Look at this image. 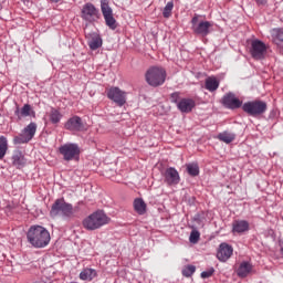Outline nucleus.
<instances>
[{
  "instance_id": "nucleus-1",
  "label": "nucleus",
  "mask_w": 283,
  "mask_h": 283,
  "mask_svg": "<svg viewBox=\"0 0 283 283\" xmlns=\"http://www.w3.org/2000/svg\"><path fill=\"white\" fill-rule=\"evenodd\" d=\"M27 240L34 249H45L50 244V231L43 226H31L27 232Z\"/></svg>"
},
{
  "instance_id": "nucleus-2",
  "label": "nucleus",
  "mask_w": 283,
  "mask_h": 283,
  "mask_svg": "<svg viewBox=\"0 0 283 283\" xmlns=\"http://www.w3.org/2000/svg\"><path fill=\"white\" fill-rule=\"evenodd\" d=\"M51 218H63L64 220H71L74 218V206L67 203L65 199H56L50 210Z\"/></svg>"
},
{
  "instance_id": "nucleus-3",
  "label": "nucleus",
  "mask_w": 283,
  "mask_h": 283,
  "mask_svg": "<svg viewBox=\"0 0 283 283\" xmlns=\"http://www.w3.org/2000/svg\"><path fill=\"white\" fill-rule=\"evenodd\" d=\"M109 217H107L103 210H99L86 217L82 221V224L86 231H96V229H101V227L109 224Z\"/></svg>"
},
{
  "instance_id": "nucleus-4",
  "label": "nucleus",
  "mask_w": 283,
  "mask_h": 283,
  "mask_svg": "<svg viewBox=\"0 0 283 283\" xmlns=\"http://www.w3.org/2000/svg\"><path fill=\"white\" fill-rule=\"evenodd\" d=\"M146 82L150 87H160L167 78V71L160 66L149 67L145 74Z\"/></svg>"
},
{
  "instance_id": "nucleus-5",
  "label": "nucleus",
  "mask_w": 283,
  "mask_h": 283,
  "mask_svg": "<svg viewBox=\"0 0 283 283\" xmlns=\"http://www.w3.org/2000/svg\"><path fill=\"white\" fill-rule=\"evenodd\" d=\"M268 109L266 102L255 99L251 102H245L242 105V111L248 114V116H253V118H258V116H262L265 114Z\"/></svg>"
},
{
  "instance_id": "nucleus-6",
  "label": "nucleus",
  "mask_w": 283,
  "mask_h": 283,
  "mask_svg": "<svg viewBox=\"0 0 283 283\" xmlns=\"http://www.w3.org/2000/svg\"><path fill=\"white\" fill-rule=\"evenodd\" d=\"M101 12L104 17V21L109 28V30H116L118 28V23L116 22V19L114 18V10L112 7H109V0H101Z\"/></svg>"
},
{
  "instance_id": "nucleus-7",
  "label": "nucleus",
  "mask_w": 283,
  "mask_h": 283,
  "mask_svg": "<svg viewBox=\"0 0 283 283\" xmlns=\"http://www.w3.org/2000/svg\"><path fill=\"white\" fill-rule=\"evenodd\" d=\"M81 18L87 23H95L101 19V11L92 2H87L82 7Z\"/></svg>"
},
{
  "instance_id": "nucleus-8",
  "label": "nucleus",
  "mask_w": 283,
  "mask_h": 283,
  "mask_svg": "<svg viewBox=\"0 0 283 283\" xmlns=\"http://www.w3.org/2000/svg\"><path fill=\"white\" fill-rule=\"evenodd\" d=\"M191 30L195 34L198 36H208V34L211 32V22L209 21H201L198 22V15H195L191 19Z\"/></svg>"
},
{
  "instance_id": "nucleus-9",
  "label": "nucleus",
  "mask_w": 283,
  "mask_h": 283,
  "mask_svg": "<svg viewBox=\"0 0 283 283\" xmlns=\"http://www.w3.org/2000/svg\"><path fill=\"white\" fill-rule=\"evenodd\" d=\"M59 151L67 163L81 155V148H78L77 144H64L59 148Z\"/></svg>"
},
{
  "instance_id": "nucleus-10",
  "label": "nucleus",
  "mask_w": 283,
  "mask_h": 283,
  "mask_svg": "<svg viewBox=\"0 0 283 283\" xmlns=\"http://www.w3.org/2000/svg\"><path fill=\"white\" fill-rule=\"evenodd\" d=\"M107 98L116 103L118 107H123L127 103V93L119 87L113 86L107 91Z\"/></svg>"
},
{
  "instance_id": "nucleus-11",
  "label": "nucleus",
  "mask_w": 283,
  "mask_h": 283,
  "mask_svg": "<svg viewBox=\"0 0 283 283\" xmlns=\"http://www.w3.org/2000/svg\"><path fill=\"white\" fill-rule=\"evenodd\" d=\"M250 53L255 61H262L266 56V44L260 40H253L251 43Z\"/></svg>"
},
{
  "instance_id": "nucleus-12",
  "label": "nucleus",
  "mask_w": 283,
  "mask_h": 283,
  "mask_svg": "<svg viewBox=\"0 0 283 283\" xmlns=\"http://www.w3.org/2000/svg\"><path fill=\"white\" fill-rule=\"evenodd\" d=\"M64 129H67L69 132H84L85 124L81 117L74 115L66 120L64 124Z\"/></svg>"
},
{
  "instance_id": "nucleus-13",
  "label": "nucleus",
  "mask_w": 283,
  "mask_h": 283,
  "mask_svg": "<svg viewBox=\"0 0 283 283\" xmlns=\"http://www.w3.org/2000/svg\"><path fill=\"white\" fill-rule=\"evenodd\" d=\"M164 181L169 187L179 185L180 184V174L178 172V170H176V168L169 167L164 172Z\"/></svg>"
},
{
  "instance_id": "nucleus-14",
  "label": "nucleus",
  "mask_w": 283,
  "mask_h": 283,
  "mask_svg": "<svg viewBox=\"0 0 283 283\" xmlns=\"http://www.w3.org/2000/svg\"><path fill=\"white\" fill-rule=\"evenodd\" d=\"M222 105L227 107V109H240L242 107V101L235 97V94L228 93L222 97Z\"/></svg>"
},
{
  "instance_id": "nucleus-15",
  "label": "nucleus",
  "mask_w": 283,
  "mask_h": 283,
  "mask_svg": "<svg viewBox=\"0 0 283 283\" xmlns=\"http://www.w3.org/2000/svg\"><path fill=\"white\" fill-rule=\"evenodd\" d=\"M233 255V247L223 242L219 245L217 258L220 262H227Z\"/></svg>"
},
{
  "instance_id": "nucleus-16",
  "label": "nucleus",
  "mask_w": 283,
  "mask_h": 283,
  "mask_svg": "<svg viewBox=\"0 0 283 283\" xmlns=\"http://www.w3.org/2000/svg\"><path fill=\"white\" fill-rule=\"evenodd\" d=\"M193 107H196V101H193L192 98H182L177 104V108L182 114H189L193 111Z\"/></svg>"
},
{
  "instance_id": "nucleus-17",
  "label": "nucleus",
  "mask_w": 283,
  "mask_h": 283,
  "mask_svg": "<svg viewBox=\"0 0 283 283\" xmlns=\"http://www.w3.org/2000/svg\"><path fill=\"white\" fill-rule=\"evenodd\" d=\"M35 116L34 111H32V106L30 104H24L22 108H19V105H17L14 115L18 117V120H21V118H25L28 116Z\"/></svg>"
},
{
  "instance_id": "nucleus-18",
  "label": "nucleus",
  "mask_w": 283,
  "mask_h": 283,
  "mask_svg": "<svg viewBox=\"0 0 283 283\" xmlns=\"http://www.w3.org/2000/svg\"><path fill=\"white\" fill-rule=\"evenodd\" d=\"M249 229L250 224L247 220H234L232 223V233H247Z\"/></svg>"
},
{
  "instance_id": "nucleus-19",
  "label": "nucleus",
  "mask_w": 283,
  "mask_h": 283,
  "mask_svg": "<svg viewBox=\"0 0 283 283\" xmlns=\"http://www.w3.org/2000/svg\"><path fill=\"white\" fill-rule=\"evenodd\" d=\"M87 44L91 50H98V48H103V39L98 33H91L88 34Z\"/></svg>"
},
{
  "instance_id": "nucleus-20",
  "label": "nucleus",
  "mask_w": 283,
  "mask_h": 283,
  "mask_svg": "<svg viewBox=\"0 0 283 283\" xmlns=\"http://www.w3.org/2000/svg\"><path fill=\"white\" fill-rule=\"evenodd\" d=\"M25 156H23V153L21 150H14L12 155V165L17 167L18 169H21L22 167H25Z\"/></svg>"
},
{
  "instance_id": "nucleus-21",
  "label": "nucleus",
  "mask_w": 283,
  "mask_h": 283,
  "mask_svg": "<svg viewBox=\"0 0 283 283\" xmlns=\"http://www.w3.org/2000/svg\"><path fill=\"white\" fill-rule=\"evenodd\" d=\"M251 271H253V265L247 261H243L240 263L237 270V275L239 277H247Z\"/></svg>"
},
{
  "instance_id": "nucleus-22",
  "label": "nucleus",
  "mask_w": 283,
  "mask_h": 283,
  "mask_svg": "<svg viewBox=\"0 0 283 283\" xmlns=\"http://www.w3.org/2000/svg\"><path fill=\"white\" fill-rule=\"evenodd\" d=\"M220 87V81L216 76H209L205 81V90L208 92H217Z\"/></svg>"
},
{
  "instance_id": "nucleus-23",
  "label": "nucleus",
  "mask_w": 283,
  "mask_h": 283,
  "mask_svg": "<svg viewBox=\"0 0 283 283\" xmlns=\"http://www.w3.org/2000/svg\"><path fill=\"white\" fill-rule=\"evenodd\" d=\"M134 209L139 216H145L147 213V203H145V200L137 198L134 200Z\"/></svg>"
},
{
  "instance_id": "nucleus-24",
  "label": "nucleus",
  "mask_w": 283,
  "mask_h": 283,
  "mask_svg": "<svg viewBox=\"0 0 283 283\" xmlns=\"http://www.w3.org/2000/svg\"><path fill=\"white\" fill-rule=\"evenodd\" d=\"M61 118H63V114L54 107L51 108L49 113V120L52 123V125H59L61 123Z\"/></svg>"
},
{
  "instance_id": "nucleus-25",
  "label": "nucleus",
  "mask_w": 283,
  "mask_h": 283,
  "mask_svg": "<svg viewBox=\"0 0 283 283\" xmlns=\"http://www.w3.org/2000/svg\"><path fill=\"white\" fill-rule=\"evenodd\" d=\"M22 134L25 135L29 140H32L36 134V123L31 122L27 127L23 128Z\"/></svg>"
},
{
  "instance_id": "nucleus-26",
  "label": "nucleus",
  "mask_w": 283,
  "mask_h": 283,
  "mask_svg": "<svg viewBox=\"0 0 283 283\" xmlns=\"http://www.w3.org/2000/svg\"><path fill=\"white\" fill-rule=\"evenodd\" d=\"M218 140H221V143H226V145H230V143H233L235 140V134L223 132L218 135Z\"/></svg>"
},
{
  "instance_id": "nucleus-27",
  "label": "nucleus",
  "mask_w": 283,
  "mask_h": 283,
  "mask_svg": "<svg viewBox=\"0 0 283 283\" xmlns=\"http://www.w3.org/2000/svg\"><path fill=\"white\" fill-rule=\"evenodd\" d=\"M96 277V270L94 269H85L80 273V280H84L86 282H92Z\"/></svg>"
},
{
  "instance_id": "nucleus-28",
  "label": "nucleus",
  "mask_w": 283,
  "mask_h": 283,
  "mask_svg": "<svg viewBox=\"0 0 283 283\" xmlns=\"http://www.w3.org/2000/svg\"><path fill=\"white\" fill-rule=\"evenodd\" d=\"M6 154H8V138L0 136V160L6 158Z\"/></svg>"
},
{
  "instance_id": "nucleus-29",
  "label": "nucleus",
  "mask_w": 283,
  "mask_h": 283,
  "mask_svg": "<svg viewBox=\"0 0 283 283\" xmlns=\"http://www.w3.org/2000/svg\"><path fill=\"white\" fill-rule=\"evenodd\" d=\"M272 39L276 45H281L283 43V30L282 29H273L271 31Z\"/></svg>"
},
{
  "instance_id": "nucleus-30",
  "label": "nucleus",
  "mask_w": 283,
  "mask_h": 283,
  "mask_svg": "<svg viewBox=\"0 0 283 283\" xmlns=\"http://www.w3.org/2000/svg\"><path fill=\"white\" fill-rule=\"evenodd\" d=\"M186 167L189 176H192L193 178H196V176H200V166H198L197 163L188 164Z\"/></svg>"
},
{
  "instance_id": "nucleus-31",
  "label": "nucleus",
  "mask_w": 283,
  "mask_h": 283,
  "mask_svg": "<svg viewBox=\"0 0 283 283\" xmlns=\"http://www.w3.org/2000/svg\"><path fill=\"white\" fill-rule=\"evenodd\" d=\"M28 143H30V139L23 133L13 138V145H25Z\"/></svg>"
},
{
  "instance_id": "nucleus-32",
  "label": "nucleus",
  "mask_w": 283,
  "mask_h": 283,
  "mask_svg": "<svg viewBox=\"0 0 283 283\" xmlns=\"http://www.w3.org/2000/svg\"><path fill=\"white\" fill-rule=\"evenodd\" d=\"M172 10H174V1L167 2V4L164 8V11H163V17L165 19H169V17H171V11Z\"/></svg>"
},
{
  "instance_id": "nucleus-33",
  "label": "nucleus",
  "mask_w": 283,
  "mask_h": 283,
  "mask_svg": "<svg viewBox=\"0 0 283 283\" xmlns=\"http://www.w3.org/2000/svg\"><path fill=\"white\" fill-rule=\"evenodd\" d=\"M184 277H191L196 273V266L195 265H187L181 271Z\"/></svg>"
},
{
  "instance_id": "nucleus-34",
  "label": "nucleus",
  "mask_w": 283,
  "mask_h": 283,
  "mask_svg": "<svg viewBox=\"0 0 283 283\" xmlns=\"http://www.w3.org/2000/svg\"><path fill=\"white\" fill-rule=\"evenodd\" d=\"M189 242H191V244H198V242H200V232L198 230L191 231Z\"/></svg>"
},
{
  "instance_id": "nucleus-35",
  "label": "nucleus",
  "mask_w": 283,
  "mask_h": 283,
  "mask_svg": "<svg viewBox=\"0 0 283 283\" xmlns=\"http://www.w3.org/2000/svg\"><path fill=\"white\" fill-rule=\"evenodd\" d=\"M213 273H216V270L213 268H210L209 270L201 272V277L203 280H207V279L211 277V275H213Z\"/></svg>"
},
{
  "instance_id": "nucleus-36",
  "label": "nucleus",
  "mask_w": 283,
  "mask_h": 283,
  "mask_svg": "<svg viewBox=\"0 0 283 283\" xmlns=\"http://www.w3.org/2000/svg\"><path fill=\"white\" fill-rule=\"evenodd\" d=\"M170 101L176 105H178V103H180V93L179 92L171 93Z\"/></svg>"
},
{
  "instance_id": "nucleus-37",
  "label": "nucleus",
  "mask_w": 283,
  "mask_h": 283,
  "mask_svg": "<svg viewBox=\"0 0 283 283\" xmlns=\"http://www.w3.org/2000/svg\"><path fill=\"white\" fill-rule=\"evenodd\" d=\"M258 6H266V0H255Z\"/></svg>"
},
{
  "instance_id": "nucleus-38",
  "label": "nucleus",
  "mask_w": 283,
  "mask_h": 283,
  "mask_svg": "<svg viewBox=\"0 0 283 283\" xmlns=\"http://www.w3.org/2000/svg\"><path fill=\"white\" fill-rule=\"evenodd\" d=\"M48 1H50L51 3H59V2H61V0H48Z\"/></svg>"
},
{
  "instance_id": "nucleus-39",
  "label": "nucleus",
  "mask_w": 283,
  "mask_h": 283,
  "mask_svg": "<svg viewBox=\"0 0 283 283\" xmlns=\"http://www.w3.org/2000/svg\"><path fill=\"white\" fill-rule=\"evenodd\" d=\"M7 208H8V209H12V206H8Z\"/></svg>"
}]
</instances>
